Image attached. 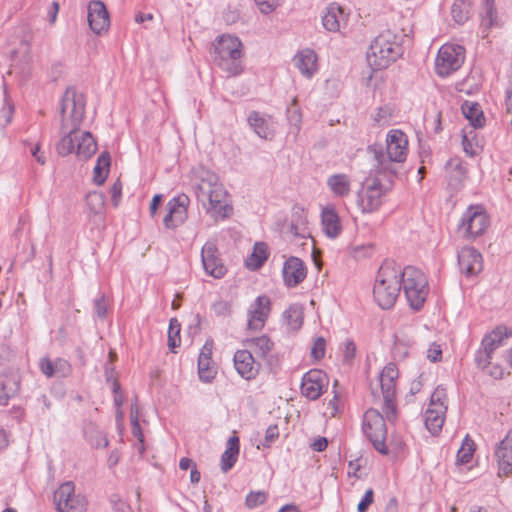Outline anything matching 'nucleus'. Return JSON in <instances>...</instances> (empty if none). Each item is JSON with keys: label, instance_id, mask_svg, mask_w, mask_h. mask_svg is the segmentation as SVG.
Instances as JSON below:
<instances>
[{"label": "nucleus", "instance_id": "f257e3e1", "mask_svg": "<svg viewBox=\"0 0 512 512\" xmlns=\"http://www.w3.org/2000/svg\"><path fill=\"white\" fill-rule=\"evenodd\" d=\"M192 185L205 212L215 220L228 218L233 211L228 193L217 174L204 166L193 168Z\"/></svg>", "mask_w": 512, "mask_h": 512}, {"label": "nucleus", "instance_id": "f03ea898", "mask_svg": "<svg viewBox=\"0 0 512 512\" xmlns=\"http://www.w3.org/2000/svg\"><path fill=\"white\" fill-rule=\"evenodd\" d=\"M85 114V99L75 88L66 89L60 103V135L56 145L60 156H67L74 150V140L78 139L80 125Z\"/></svg>", "mask_w": 512, "mask_h": 512}, {"label": "nucleus", "instance_id": "7ed1b4c3", "mask_svg": "<svg viewBox=\"0 0 512 512\" xmlns=\"http://www.w3.org/2000/svg\"><path fill=\"white\" fill-rule=\"evenodd\" d=\"M374 154L376 163L374 168L388 176H396L399 164L406 160L408 153V139L401 130H391L386 136V150L373 145L369 148Z\"/></svg>", "mask_w": 512, "mask_h": 512}, {"label": "nucleus", "instance_id": "20e7f679", "mask_svg": "<svg viewBox=\"0 0 512 512\" xmlns=\"http://www.w3.org/2000/svg\"><path fill=\"white\" fill-rule=\"evenodd\" d=\"M394 178L374 167L370 170L357 193V206L362 213H372L380 208L383 197L392 188Z\"/></svg>", "mask_w": 512, "mask_h": 512}, {"label": "nucleus", "instance_id": "39448f33", "mask_svg": "<svg viewBox=\"0 0 512 512\" xmlns=\"http://www.w3.org/2000/svg\"><path fill=\"white\" fill-rule=\"evenodd\" d=\"M403 35H398L391 30L380 33L370 44L367 52V62L374 70L387 68L402 54L401 45Z\"/></svg>", "mask_w": 512, "mask_h": 512}, {"label": "nucleus", "instance_id": "423d86ee", "mask_svg": "<svg viewBox=\"0 0 512 512\" xmlns=\"http://www.w3.org/2000/svg\"><path fill=\"white\" fill-rule=\"evenodd\" d=\"M401 290L400 267L392 263L382 265L377 273L373 297L382 309H390L394 306Z\"/></svg>", "mask_w": 512, "mask_h": 512}, {"label": "nucleus", "instance_id": "0eeeda50", "mask_svg": "<svg viewBox=\"0 0 512 512\" xmlns=\"http://www.w3.org/2000/svg\"><path fill=\"white\" fill-rule=\"evenodd\" d=\"M242 43L238 37L224 34L216 39L213 61L229 76L242 72Z\"/></svg>", "mask_w": 512, "mask_h": 512}, {"label": "nucleus", "instance_id": "6e6552de", "mask_svg": "<svg viewBox=\"0 0 512 512\" xmlns=\"http://www.w3.org/2000/svg\"><path fill=\"white\" fill-rule=\"evenodd\" d=\"M400 285L410 307L421 309L429 292L426 276L419 269L407 266L400 269Z\"/></svg>", "mask_w": 512, "mask_h": 512}, {"label": "nucleus", "instance_id": "1a4fd4ad", "mask_svg": "<svg viewBox=\"0 0 512 512\" xmlns=\"http://www.w3.org/2000/svg\"><path fill=\"white\" fill-rule=\"evenodd\" d=\"M465 59V49L458 44L446 43L441 46L435 60L436 73L446 77L457 71Z\"/></svg>", "mask_w": 512, "mask_h": 512}, {"label": "nucleus", "instance_id": "9d476101", "mask_svg": "<svg viewBox=\"0 0 512 512\" xmlns=\"http://www.w3.org/2000/svg\"><path fill=\"white\" fill-rule=\"evenodd\" d=\"M446 400V389L438 386L432 393L429 407L425 412V426L433 435H437L443 427L447 411Z\"/></svg>", "mask_w": 512, "mask_h": 512}, {"label": "nucleus", "instance_id": "9b49d317", "mask_svg": "<svg viewBox=\"0 0 512 512\" xmlns=\"http://www.w3.org/2000/svg\"><path fill=\"white\" fill-rule=\"evenodd\" d=\"M363 431L377 451L383 455L388 453L385 445L387 433L385 419L376 409H369L364 414Z\"/></svg>", "mask_w": 512, "mask_h": 512}, {"label": "nucleus", "instance_id": "f8f14e48", "mask_svg": "<svg viewBox=\"0 0 512 512\" xmlns=\"http://www.w3.org/2000/svg\"><path fill=\"white\" fill-rule=\"evenodd\" d=\"M54 501L58 512H85L87 500L81 493L75 492L72 482H65L54 493Z\"/></svg>", "mask_w": 512, "mask_h": 512}, {"label": "nucleus", "instance_id": "ddd939ff", "mask_svg": "<svg viewBox=\"0 0 512 512\" xmlns=\"http://www.w3.org/2000/svg\"><path fill=\"white\" fill-rule=\"evenodd\" d=\"M489 226V217L481 206H470L462 216L459 232L466 239L481 236Z\"/></svg>", "mask_w": 512, "mask_h": 512}, {"label": "nucleus", "instance_id": "4468645a", "mask_svg": "<svg viewBox=\"0 0 512 512\" xmlns=\"http://www.w3.org/2000/svg\"><path fill=\"white\" fill-rule=\"evenodd\" d=\"M398 378V369L395 364H387L379 377L381 392L383 395V409L386 414V418L391 421L396 415V406L394 403L395 397V385Z\"/></svg>", "mask_w": 512, "mask_h": 512}, {"label": "nucleus", "instance_id": "2eb2a0df", "mask_svg": "<svg viewBox=\"0 0 512 512\" xmlns=\"http://www.w3.org/2000/svg\"><path fill=\"white\" fill-rule=\"evenodd\" d=\"M189 203L190 199L186 194L178 195L167 203L168 213L163 219L167 229H175L186 221Z\"/></svg>", "mask_w": 512, "mask_h": 512}, {"label": "nucleus", "instance_id": "dca6fc26", "mask_svg": "<svg viewBox=\"0 0 512 512\" xmlns=\"http://www.w3.org/2000/svg\"><path fill=\"white\" fill-rule=\"evenodd\" d=\"M328 385L326 374L318 369H312L304 374L301 383V393L310 400H317Z\"/></svg>", "mask_w": 512, "mask_h": 512}, {"label": "nucleus", "instance_id": "f3484780", "mask_svg": "<svg viewBox=\"0 0 512 512\" xmlns=\"http://www.w3.org/2000/svg\"><path fill=\"white\" fill-rule=\"evenodd\" d=\"M271 302L267 296H259L248 309L247 329L250 331L261 330L269 316Z\"/></svg>", "mask_w": 512, "mask_h": 512}, {"label": "nucleus", "instance_id": "a211bd4d", "mask_svg": "<svg viewBox=\"0 0 512 512\" xmlns=\"http://www.w3.org/2000/svg\"><path fill=\"white\" fill-rule=\"evenodd\" d=\"M201 260L205 272L216 278H222L226 274V267L219 256V251L216 245L212 242H207L201 250Z\"/></svg>", "mask_w": 512, "mask_h": 512}, {"label": "nucleus", "instance_id": "6ab92c4d", "mask_svg": "<svg viewBox=\"0 0 512 512\" xmlns=\"http://www.w3.org/2000/svg\"><path fill=\"white\" fill-rule=\"evenodd\" d=\"M458 265L466 276H475L483 269L482 254L473 247H463L458 252Z\"/></svg>", "mask_w": 512, "mask_h": 512}, {"label": "nucleus", "instance_id": "aec40b11", "mask_svg": "<svg viewBox=\"0 0 512 512\" xmlns=\"http://www.w3.org/2000/svg\"><path fill=\"white\" fill-rule=\"evenodd\" d=\"M233 362L237 373L245 380L254 379L259 372V364L252 351L246 348L235 352Z\"/></svg>", "mask_w": 512, "mask_h": 512}, {"label": "nucleus", "instance_id": "412c9836", "mask_svg": "<svg viewBox=\"0 0 512 512\" xmlns=\"http://www.w3.org/2000/svg\"><path fill=\"white\" fill-rule=\"evenodd\" d=\"M88 23L96 34L107 31L110 25L109 14L102 1L94 0L88 5Z\"/></svg>", "mask_w": 512, "mask_h": 512}, {"label": "nucleus", "instance_id": "4be33fe9", "mask_svg": "<svg viewBox=\"0 0 512 512\" xmlns=\"http://www.w3.org/2000/svg\"><path fill=\"white\" fill-rule=\"evenodd\" d=\"M283 279L288 287H295L306 277V268L301 259L290 257L283 266Z\"/></svg>", "mask_w": 512, "mask_h": 512}, {"label": "nucleus", "instance_id": "5701e85b", "mask_svg": "<svg viewBox=\"0 0 512 512\" xmlns=\"http://www.w3.org/2000/svg\"><path fill=\"white\" fill-rule=\"evenodd\" d=\"M40 371L48 378L67 377L71 372V365L69 362L62 358H57L54 361L48 357H43L39 361Z\"/></svg>", "mask_w": 512, "mask_h": 512}, {"label": "nucleus", "instance_id": "b1692460", "mask_svg": "<svg viewBox=\"0 0 512 512\" xmlns=\"http://www.w3.org/2000/svg\"><path fill=\"white\" fill-rule=\"evenodd\" d=\"M345 23L346 15L341 6L331 3L325 8L322 24L327 31L338 32Z\"/></svg>", "mask_w": 512, "mask_h": 512}, {"label": "nucleus", "instance_id": "393cba45", "mask_svg": "<svg viewBox=\"0 0 512 512\" xmlns=\"http://www.w3.org/2000/svg\"><path fill=\"white\" fill-rule=\"evenodd\" d=\"M321 222L323 232L327 237L335 239L341 234L342 226L334 206L327 205L322 209Z\"/></svg>", "mask_w": 512, "mask_h": 512}, {"label": "nucleus", "instance_id": "a878e982", "mask_svg": "<svg viewBox=\"0 0 512 512\" xmlns=\"http://www.w3.org/2000/svg\"><path fill=\"white\" fill-rule=\"evenodd\" d=\"M499 475L508 476L512 472V438L506 436L497 446L495 451Z\"/></svg>", "mask_w": 512, "mask_h": 512}, {"label": "nucleus", "instance_id": "bb28decb", "mask_svg": "<svg viewBox=\"0 0 512 512\" xmlns=\"http://www.w3.org/2000/svg\"><path fill=\"white\" fill-rule=\"evenodd\" d=\"M294 65L306 78H311L317 71V55L311 49L299 51L293 58Z\"/></svg>", "mask_w": 512, "mask_h": 512}, {"label": "nucleus", "instance_id": "cd10ccee", "mask_svg": "<svg viewBox=\"0 0 512 512\" xmlns=\"http://www.w3.org/2000/svg\"><path fill=\"white\" fill-rule=\"evenodd\" d=\"M351 179L345 173H336L330 175L326 180V185L334 197L345 198L351 192Z\"/></svg>", "mask_w": 512, "mask_h": 512}, {"label": "nucleus", "instance_id": "c85d7f7f", "mask_svg": "<svg viewBox=\"0 0 512 512\" xmlns=\"http://www.w3.org/2000/svg\"><path fill=\"white\" fill-rule=\"evenodd\" d=\"M97 144L90 132L81 131L78 134V139L74 140V150L79 159L87 160L95 154Z\"/></svg>", "mask_w": 512, "mask_h": 512}, {"label": "nucleus", "instance_id": "c756f323", "mask_svg": "<svg viewBox=\"0 0 512 512\" xmlns=\"http://www.w3.org/2000/svg\"><path fill=\"white\" fill-rule=\"evenodd\" d=\"M248 122L254 132L263 139H271L274 135V128L269 119H266L259 112L252 111L249 114Z\"/></svg>", "mask_w": 512, "mask_h": 512}, {"label": "nucleus", "instance_id": "7c9ffc66", "mask_svg": "<svg viewBox=\"0 0 512 512\" xmlns=\"http://www.w3.org/2000/svg\"><path fill=\"white\" fill-rule=\"evenodd\" d=\"M446 176L451 187L457 189L466 178V169L459 158L450 159L445 165Z\"/></svg>", "mask_w": 512, "mask_h": 512}, {"label": "nucleus", "instance_id": "2f4dec72", "mask_svg": "<svg viewBox=\"0 0 512 512\" xmlns=\"http://www.w3.org/2000/svg\"><path fill=\"white\" fill-rule=\"evenodd\" d=\"M239 450V437L236 435L229 437L226 449L221 456V470L224 473L228 472L236 463Z\"/></svg>", "mask_w": 512, "mask_h": 512}, {"label": "nucleus", "instance_id": "473e14b6", "mask_svg": "<svg viewBox=\"0 0 512 512\" xmlns=\"http://www.w3.org/2000/svg\"><path fill=\"white\" fill-rule=\"evenodd\" d=\"M510 335L511 331L507 327L498 326L483 338L481 348L492 354L501 345L503 339Z\"/></svg>", "mask_w": 512, "mask_h": 512}, {"label": "nucleus", "instance_id": "72a5a7b5", "mask_svg": "<svg viewBox=\"0 0 512 512\" xmlns=\"http://www.w3.org/2000/svg\"><path fill=\"white\" fill-rule=\"evenodd\" d=\"M461 110L472 127L481 128L484 126L485 117L481 106L477 102L465 101L461 105Z\"/></svg>", "mask_w": 512, "mask_h": 512}, {"label": "nucleus", "instance_id": "f704fd0d", "mask_svg": "<svg viewBox=\"0 0 512 512\" xmlns=\"http://www.w3.org/2000/svg\"><path fill=\"white\" fill-rule=\"evenodd\" d=\"M243 344L246 349L252 351V354L254 353L258 358H265L273 348V342L266 335L246 339Z\"/></svg>", "mask_w": 512, "mask_h": 512}, {"label": "nucleus", "instance_id": "c9c22d12", "mask_svg": "<svg viewBox=\"0 0 512 512\" xmlns=\"http://www.w3.org/2000/svg\"><path fill=\"white\" fill-rule=\"evenodd\" d=\"M110 167V155L107 152H103L97 159V163L94 167L93 180L95 184L102 185L107 177Z\"/></svg>", "mask_w": 512, "mask_h": 512}, {"label": "nucleus", "instance_id": "e433bc0d", "mask_svg": "<svg viewBox=\"0 0 512 512\" xmlns=\"http://www.w3.org/2000/svg\"><path fill=\"white\" fill-rule=\"evenodd\" d=\"M470 1L469 0H455L452 8L451 15L454 21L458 24H463L469 19L470 16Z\"/></svg>", "mask_w": 512, "mask_h": 512}, {"label": "nucleus", "instance_id": "4c0bfd02", "mask_svg": "<svg viewBox=\"0 0 512 512\" xmlns=\"http://www.w3.org/2000/svg\"><path fill=\"white\" fill-rule=\"evenodd\" d=\"M283 317L291 330H298L302 326L303 313L301 307L297 305L290 306L283 313Z\"/></svg>", "mask_w": 512, "mask_h": 512}, {"label": "nucleus", "instance_id": "58836bf2", "mask_svg": "<svg viewBox=\"0 0 512 512\" xmlns=\"http://www.w3.org/2000/svg\"><path fill=\"white\" fill-rule=\"evenodd\" d=\"M267 246L265 243H256L254 250L247 261V266L252 269H258L267 260Z\"/></svg>", "mask_w": 512, "mask_h": 512}, {"label": "nucleus", "instance_id": "ea45409f", "mask_svg": "<svg viewBox=\"0 0 512 512\" xmlns=\"http://www.w3.org/2000/svg\"><path fill=\"white\" fill-rule=\"evenodd\" d=\"M475 451V444L474 441L469 437V435H466L460 449L457 452V463L458 464H466L470 462L473 453Z\"/></svg>", "mask_w": 512, "mask_h": 512}, {"label": "nucleus", "instance_id": "a19ab883", "mask_svg": "<svg viewBox=\"0 0 512 512\" xmlns=\"http://www.w3.org/2000/svg\"><path fill=\"white\" fill-rule=\"evenodd\" d=\"M86 203L93 214H100L105 205V197L101 192H90L86 197Z\"/></svg>", "mask_w": 512, "mask_h": 512}, {"label": "nucleus", "instance_id": "79ce46f5", "mask_svg": "<svg viewBox=\"0 0 512 512\" xmlns=\"http://www.w3.org/2000/svg\"><path fill=\"white\" fill-rule=\"evenodd\" d=\"M484 12L481 15V24L486 29L496 25V11L494 8V0H486L484 4Z\"/></svg>", "mask_w": 512, "mask_h": 512}, {"label": "nucleus", "instance_id": "37998d69", "mask_svg": "<svg viewBox=\"0 0 512 512\" xmlns=\"http://www.w3.org/2000/svg\"><path fill=\"white\" fill-rule=\"evenodd\" d=\"M198 374L200 380L210 382L216 374L213 360H198Z\"/></svg>", "mask_w": 512, "mask_h": 512}, {"label": "nucleus", "instance_id": "c03bdc74", "mask_svg": "<svg viewBox=\"0 0 512 512\" xmlns=\"http://www.w3.org/2000/svg\"><path fill=\"white\" fill-rule=\"evenodd\" d=\"M180 331L181 325L179 321L176 318H172L168 329V345L171 350H174L180 345Z\"/></svg>", "mask_w": 512, "mask_h": 512}, {"label": "nucleus", "instance_id": "a18cd8bd", "mask_svg": "<svg viewBox=\"0 0 512 512\" xmlns=\"http://www.w3.org/2000/svg\"><path fill=\"white\" fill-rule=\"evenodd\" d=\"M87 437L94 448H105L108 446V439L100 430H93Z\"/></svg>", "mask_w": 512, "mask_h": 512}, {"label": "nucleus", "instance_id": "49530a36", "mask_svg": "<svg viewBox=\"0 0 512 512\" xmlns=\"http://www.w3.org/2000/svg\"><path fill=\"white\" fill-rule=\"evenodd\" d=\"M297 99L294 98L291 107L287 109L288 112V120L291 125H293L298 131L300 128V124L302 121V115L298 108H296Z\"/></svg>", "mask_w": 512, "mask_h": 512}, {"label": "nucleus", "instance_id": "de8ad7c7", "mask_svg": "<svg viewBox=\"0 0 512 512\" xmlns=\"http://www.w3.org/2000/svg\"><path fill=\"white\" fill-rule=\"evenodd\" d=\"M267 500V494L262 491L251 492L246 497V505L249 508H255Z\"/></svg>", "mask_w": 512, "mask_h": 512}, {"label": "nucleus", "instance_id": "09e8293b", "mask_svg": "<svg viewBox=\"0 0 512 512\" xmlns=\"http://www.w3.org/2000/svg\"><path fill=\"white\" fill-rule=\"evenodd\" d=\"M325 349H326L325 339L323 337H318L315 339L313 346L311 348V356L316 360H320L325 355Z\"/></svg>", "mask_w": 512, "mask_h": 512}, {"label": "nucleus", "instance_id": "8fccbe9b", "mask_svg": "<svg viewBox=\"0 0 512 512\" xmlns=\"http://www.w3.org/2000/svg\"><path fill=\"white\" fill-rule=\"evenodd\" d=\"M212 309L217 316H228L231 313V305L225 300H218L213 303Z\"/></svg>", "mask_w": 512, "mask_h": 512}, {"label": "nucleus", "instance_id": "3c124183", "mask_svg": "<svg viewBox=\"0 0 512 512\" xmlns=\"http://www.w3.org/2000/svg\"><path fill=\"white\" fill-rule=\"evenodd\" d=\"M491 355H492L491 353L480 348L476 352V355H475V361H476L478 367L485 369L490 364Z\"/></svg>", "mask_w": 512, "mask_h": 512}, {"label": "nucleus", "instance_id": "603ef678", "mask_svg": "<svg viewBox=\"0 0 512 512\" xmlns=\"http://www.w3.org/2000/svg\"><path fill=\"white\" fill-rule=\"evenodd\" d=\"M279 436V430L277 425H270L265 432V438L262 443L263 446L269 447Z\"/></svg>", "mask_w": 512, "mask_h": 512}, {"label": "nucleus", "instance_id": "864d4df0", "mask_svg": "<svg viewBox=\"0 0 512 512\" xmlns=\"http://www.w3.org/2000/svg\"><path fill=\"white\" fill-rule=\"evenodd\" d=\"M259 10L263 14H269L274 11L278 5L277 0H254Z\"/></svg>", "mask_w": 512, "mask_h": 512}, {"label": "nucleus", "instance_id": "5fc2aeb1", "mask_svg": "<svg viewBox=\"0 0 512 512\" xmlns=\"http://www.w3.org/2000/svg\"><path fill=\"white\" fill-rule=\"evenodd\" d=\"M94 310L98 317L104 318L107 313V301L104 295L94 300Z\"/></svg>", "mask_w": 512, "mask_h": 512}, {"label": "nucleus", "instance_id": "6e6d98bb", "mask_svg": "<svg viewBox=\"0 0 512 512\" xmlns=\"http://www.w3.org/2000/svg\"><path fill=\"white\" fill-rule=\"evenodd\" d=\"M373 496H374L373 490L368 489L365 492L362 500L358 503L357 511L358 512H367L369 506L373 503Z\"/></svg>", "mask_w": 512, "mask_h": 512}, {"label": "nucleus", "instance_id": "4d7b16f0", "mask_svg": "<svg viewBox=\"0 0 512 512\" xmlns=\"http://www.w3.org/2000/svg\"><path fill=\"white\" fill-rule=\"evenodd\" d=\"M427 358L431 362H438L442 359V349L441 346L437 343L430 344L427 350Z\"/></svg>", "mask_w": 512, "mask_h": 512}, {"label": "nucleus", "instance_id": "13d9d810", "mask_svg": "<svg viewBox=\"0 0 512 512\" xmlns=\"http://www.w3.org/2000/svg\"><path fill=\"white\" fill-rule=\"evenodd\" d=\"M214 347V342L212 339L206 340L205 344L203 345L198 360H210L212 359V351Z\"/></svg>", "mask_w": 512, "mask_h": 512}, {"label": "nucleus", "instance_id": "bf43d9fd", "mask_svg": "<svg viewBox=\"0 0 512 512\" xmlns=\"http://www.w3.org/2000/svg\"><path fill=\"white\" fill-rule=\"evenodd\" d=\"M121 192L122 184L119 180H117L110 188L111 200L115 207H117L120 202Z\"/></svg>", "mask_w": 512, "mask_h": 512}, {"label": "nucleus", "instance_id": "052dcab7", "mask_svg": "<svg viewBox=\"0 0 512 512\" xmlns=\"http://www.w3.org/2000/svg\"><path fill=\"white\" fill-rule=\"evenodd\" d=\"M111 503L113 505V508L119 512H129L130 507L125 502L122 501V499L118 495H112L111 496Z\"/></svg>", "mask_w": 512, "mask_h": 512}, {"label": "nucleus", "instance_id": "680f3d73", "mask_svg": "<svg viewBox=\"0 0 512 512\" xmlns=\"http://www.w3.org/2000/svg\"><path fill=\"white\" fill-rule=\"evenodd\" d=\"M120 384L117 380H113V392L115 394L114 396V404L117 408H120L122 405H123V397L122 395L120 394Z\"/></svg>", "mask_w": 512, "mask_h": 512}, {"label": "nucleus", "instance_id": "e2e57ef3", "mask_svg": "<svg viewBox=\"0 0 512 512\" xmlns=\"http://www.w3.org/2000/svg\"><path fill=\"white\" fill-rule=\"evenodd\" d=\"M328 446V440L325 437H318L311 443V448L314 451L322 452L324 451Z\"/></svg>", "mask_w": 512, "mask_h": 512}, {"label": "nucleus", "instance_id": "0e129e2a", "mask_svg": "<svg viewBox=\"0 0 512 512\" xmlns=\"http://www.w3.org/2000/svg\"><path fill=\"white\" fill-rule=\"evenodd\" d=\"M31 154L36 159L38 163L44 165L46 163V157L44 152L40 151V146L37 144L31 148Z\"/></svg>", "mask_w": 512, "mask_h": 512}, {"label": "nucleus", "instance_id": "69168bd1", "mask_svg": "<svg viewBox=\"0 0 512 512\" xmlns=\"http://www.w3.org/2000/svg\"><path fill=\"white\" fill-rule=\"evenodd\" d=\"M289 232L294 237H301V238H304L307 233V231L304 227H298L297 225H295L293 223L290 225Z\"/></svg>", "mask_w": 512, "mask_h": 512}, {"label": "nucleus", "instance_id": "338daca9", "mask_svg": "<svg viewBox=\"0 0 512 512\" xmlns=\"http://www.w3.org/2000/svg\"><path fill=\"white\" fill-rule=\"evenodd\" d=\"M161 201H162V196H161V195H159V194L155 195V196L152 198V201H151V203H150V207H149L150 214H151L152 216H154V215H155V213H156V211H157V209H158V207H159V205H160Z\"/></svg>", "mask_w": 512, "mask_h": 512}, {"label": "nucleus", "instance_id": "774afa93", "mask_svg": "<svg viewBox=\"0 0 512 512\" xmlns=\"http://www.w3.org/2000/svg\"><path fill=\"white\" fill-rule=\"evenodd\" d=\"M506 109L507 112L512 113V80L506 91Z\"/></svg>", "mask_w": 512, "mask_h": 512}]
</instances>
